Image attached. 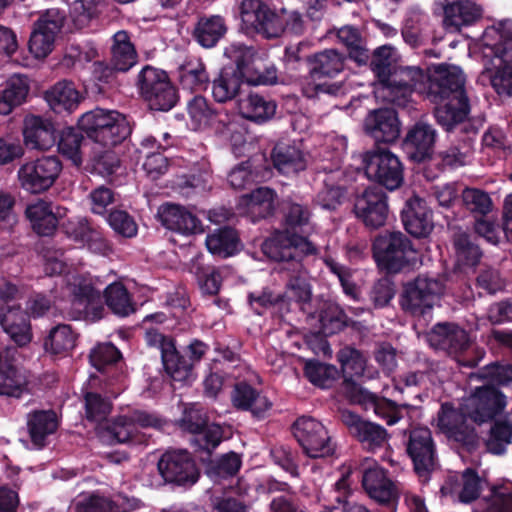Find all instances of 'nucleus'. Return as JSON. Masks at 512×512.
Returning <instances> with one entry per match:
<instances>
[{
	"label": "nucleus",
	"instance_id": "nucleus-1",
	"mask_svg": "<svg viewBox=\"0 0 512 512\" xmlns=\"http://www.w3.org/2000/svg\"><path fill=\"white\" fill-rule=\"evenodd\" d=\"M224 54L235 66L222 68L213 80L212 96L216 102L226 103L235 99L240 94L244 80L253 85L276 83V68L266 66L252 47L232 43L225 48Z\"/></svg>",
	"mask_w": 512,
	"mask_h": 512
},
{
	"label": "nucleus",
	"instance_id": "nucleus-2",
	"mask_svg": "<svg viewBox=\"0 0 512 512\" xmlns=\"http://www.w3.org/2000/svg\"><path fill=\"white\" fill-rule=\"evenodd\" d=\"M393 48L383 45L374 50L369 66L375 74V93L384 102L398 108H408L417 81L423 79V69L417 66H393Z\"/></svg>",
	"mask_w": 512,
	"mask_h": 512
},
{
	"label": "nucleus",
	"instance_id": "nucleus-3",
	"mask_svg": "<svg viewBox=\"0 0 512 512\" xmlns=\"http://www.w3.org/2000/svg\"><path fill=\"white\" fill-rule=\"evenodd\" d=\"M483 46L499 60L491 85L498 95L512 97V20H504L498 26L485 29Z\"/></svg>",
	"mask_w": 512,
	"mask_h": 512
},
{
	"label": "nucleus",
	"instance_id": "nucleus-4",
	"mask_svg": "<svg viewBox=\"0 0 512 512\" xmlns=\"http://www.w3.org/2000/svg\"><path fill=\"white\" fill-rule=\"evenodd\" d=\"M372 252L378 268L388 275L410 270L418 254L412 241L400 231L377 235L372 243Z\"/></svg>",
	"mask_w": 512,
	"mask_h": 512
},
{
	"label": "nucleus",
	"instance_id": "nucleus-5",
	"mask_svg": "<svg viewBox=\"0 0 512 512\" xmlns=\"http://www.w3.org/2000/svg\"><path fill=\"white\" fill-rule=\"evenodd\" d=\"M79 126L98 145L114 147L131 132L126 117L115 111L101 108L83 114Z\"/></svg>",
	"mask_w": 512,
	"mask_h": 512
},
{
	"label": "nucleus",
	"instance_id": "nucleus-6",
	"mask_svg": "<svg viewBox=\"0 0 512 512\" xmlns=\"http://www.w3.org/2000/svg\"><path fill=\"white\" fill-rule=\"evenodd\" d=\"M426 92L433 103H442L455 98H468L465 90V76L456 66L439 64L423 70V79L417 81L414 91Z\"/></svg>",
	"mask_w": 512,
	"mask_h": 512
},
{
	"label": "nucleus",
	"instance_id": "nucleus-7",
	"mask_svg": "<svg viewBox=\"0 0 512 512\" xmlns=\"http://www.w3.org/2000/svg\"><path fill=\"white\" fill-rule=\"evenodd\" d=\"M307 64L308 74L300 81L303 95L314 98L321 93L337 94L339 86L321 80L339 74L344 68V57L334 49H326L309 56Z\"/></svg>",
	"mask_w": 512,
	"mask_h": 512
},
{
	"label": "nucleus",
	"instance_id": "nucleus-8",
	"mask_svg": "<svg viewBox=\"0 0 512 512\" xmlns=\"http://www.w3.org/2000/svg\"><path fill=\"white\" fill-rule=\"evenodd\" d=\"M365 176L372 182L394 191L404 182V167L400 159L386 148L376 146L361 155Z\"/></svg>",
	"mask_w": 512,
	"mask_h": 512
},
{
	"label": "nucleus",
	"instance_id": "nucleus-9",
	"mask_svg": "<svg viewBox=\"0 0 512 512\" xmlns=\"http://www.w3.org/2000/svg\"><path fill=\"white\" fill-rule=\"evenodd\" d=\"M468 419L465 403L456 407L452 402H444L437 412V427L448 441L473 453L478 448L479 436L475 427L467 422Z\"/></svg>",
	"mask_w": 512,
	"mask_h": 512
},
{
	"label": "nucleus",
	"instance_id": "nucleus-10",
	"mask_svg": "<svg viewBox=\"0 0 512 512\" xmlns=\"http://www.w3.org/2000/svg\"><path fill=\"white\" fill-rule=\"evenodd\" d=\"M429 345L445 352L454 358L461 366L473 368L478 365L480 358H467L471 341L468 332L454 322H438L426 335Z\"/></svg>",
	"mask_w": 512,
	"mask_h": 512
},
{
	"label": "nucleus",
	"instance_id": "nucleus-11",
	"mask_svg": "<svg viewBox=\"0 0 512 512\" xmlns=\"http://www.w3.org/2000/svg\"><path fill=\"white\" fill-rule=\"evenodd\" d=\"M444 290L441 281L419 275L403 284L399 304L403 311L413 316H425L430 313Z\"/></svg>",
	"mask_w": 512,
	"mask_h": 512
},
{
	"label": "nucleus",
	"instance_id": "nucleus-12",
	"mask_svg": "<svg viewBox=\"0 0 512 512\" xmlns=\"http://www.w3.org/2000/svg\"><path fill=\"white\" fill-rule=\"evenodd\" d=\"M98 280L85 275H71L67 281V290L71 296L73 318L84 317L97 321L103 317L104 306Z\"/></svg>",
	"mask_w": 512,
	"mask_h": 512
},
{
	"label": "nucleus",
	"instance_id": "nucleus-13",
	"mask_svg": "<svg viewBox=\"0 0 512 512\" xmlns=\"http://www.w3.org/2000/svg\"><path fill=\"white\" fill-rule=\"evenodd\" d=\"M137 86L153 110L167 111L177 102L176 89L162 70L144 67L138 75Z\"/></svg>",
	"mask_w": 512,
	"mask_h": 512
},
{
	"label": "nucleus",
	"instance_id": "nucleus-14",
	"mask_svg": "<svg viewBox=\"0 0 512 512\" xmlns=\"http://www.w3.org/2000/svg\"><path fill=\"white\" fill-rule=\"evenodd\" d=\"M62 171V164L56 156H42L20 166L17 178L21 188L31 194L49 190Z\"/></svg>",
	"mask_w": 512,
	"mask_h": 512
},
{
	"label": "nucleus",
	"instance_id": "nucleus-15",
	"mask_svg": "<svg viewBox=\"0 0 512 512\" xmlns=\"http://www.w3.org/2000/svg\"><path fill=\"white\" fill-rule=\"evenodd\" d=\"M389 213L387 195L376 186H369L354 195V216L370 231L383 227Z\"/></svg>",
	"mask_w": 512,
	"mask_h": 512
},
{
	"label": "nucleus",
	"instance_id": "nucleus-16",
	"mask_svg": "<svg viewBox=\"0 0 512 512\" xmlns=\"http://www.w3.org/2000/svg\"><path fill=\"white\" fill-rule=\"evenodd\" d=\"M469 419L481 425L494 420L504 411L506 396L494 385L477 387L465 401Z\"/></svg>",
	"mask_w": 512,
	"mask_h": 512
},
{
	"label": "nucleus",
	"instance_id": "nucleus-17",
	"mask_svg": "<svg viewBox=\"0 0 512 512\" xmlns=\"http://www.w3.org/2000/svg\"><path fill=\"white\" fill-rule=\"evenodd\" d=\"M406 453L412 460L415 473L419 477H427L434 470L437 461L431 430L427 427L411 429L406 442Z\"/></svg>",
	"mask_w": 512,
	"mask_h": 512
},
{
	"label": "nucleus",
	"instance_id": "nucleus-18",
	"mask_svg": "<svg viewBox=\"0 0 512 512\" xmlns=\"http://www.w3.org/2000/svg\"><path fill=\"white\" fill-rule=\"evenodd\" d=\"M294 436L310 458L326 457L334 451L326 428L312 417L303 416L296 420Z\"/></svg>",
	"mask_w": 512,
	"mask_h": 512
},
{
	"label": "nucleus",
	"instance_id": "nucleus-19",
	"mask_svg": "<svg viewBox=\"0 0 512 512\" xmlns=\"http://www.w3.org/2000/svg\"><path fill=\"white\" fill-rule=\"evenodd\" d=\"M145 340L149 346L160 350L165 371L174 381L185 382L192 377V363L179 354L173 338L149 330Z\"/></svg>",
	"mask_w": 512,
	"mask_h": 512
},
{
	"label": "nucleus",
	"instance_id": "nucleus-20",
	"mask_svg": "<svg viewBox=\"0 0 512 512\" xmlns=\"http://www.w3.org/2000/svg\"><path fill=\"white\" fill-rule=\"evenodd\" d=\"M65 16L58 9H49L34 24L29 40V51L38 59L52 52L55 37L64 24Z\"/></svg>",
	"mask_w": 512,
	"mask_h": 512
},
{
	"label": "nucleus",
	"instance_id": "nucleus-21",
	"mask_svg": "<svg viewBox=\"0 0 512 512\" xmlns=\"http://www.w3.org/2000/svg\"><path fill=\"white\" fill-rule=\"evenodd\" d=\"M243 23L266 38L279 37L284 32L280 12L274 13L260 0H244L241 4Z\"/></svg>",
	"mask_w": 512,
	"mask_h": 512
},
{
	"label": "nucleus",
	"instance_id": "nucleus-22",
	"mask_svg": "<svg viewBox=\"0 0 512 512\" xmlns=\"http://www.w3.org/2000/svg\"><path fill=\"white\" fill-rule=\"evenodd\" d=\"M434 117L437 124L446 132L459 130L466 135H475L478 128L470 123L468 116L470 113L469 98H455L445 100L443 104L436 103Z\"/></svg>",
	"mask_w": 512,
	"mask_h": 512
},
{
	"label": "nucleus",
	"instance_id": "nucleus-23",
	"mask_svg": "<svg viewBox=\"0 0 512 512\" xmlns=\"http://www.w3.org/2000/svg\"><path fill=\"white\" fill-rule=\"evenodd\" d=\"M362 487L371 499L384 506L388 512L397 511L399 493L383 468L374 464L373 467L365 469L362 475Z\"/></svg>",
	"mask_w": 512,
	"mask_h": 512
},
{
	"label": "nucleus",
	"instance_id": "nucleus-24",
	"mask_svg": "<svg viewBox=\"0 0 512 512\" xmlns=\"http://www.w3.org/2000/svg\"><path fill=\"white\" fill-rule=\"evenodd\" d=\"M264 254L275 261H290L297 257V252L314 253L315 248L306 238L278 231L262 244Z\"/></svg>",
	"mask_w": 512,
	"mask_h": 512
},
{
	"label": "nucleus",
	"instance_id": "nucleus-25",
	"mask_svg": "<svg viewBox=\"0 0 512 512\" xmlns=\"http://www.w3.org/2000/svg\"><path fill=\"white\" fill-rule=\"evenodd\" d=\"M158 470L167 482L192 485L199 477L194 461L187 451L166 452L158 462Z\"/></svg>",
	"mask_w": 512,
	"mask_h": 512
},
{
	"label": "nucleus",
	"instance_id": "nucleus-26",
	"mask_svg": "<svg viewBox=\"0 0 512 512\" xmlns=\"http://www.w3.org/2000/svg\"><path fill=\"white\" fill-rule=\"evenodd\" d=\"M181 427L194 435L192 442L200 450L211 453L222 441L223 430L218 424H207L202 413L197 410L186 411Z\"/></svg>",
	"mask_w": 512,
	"mask_h": 512
},
{
	"label": "nucleus",
	"instance_id": "nucleus-27",
	"mask_svg": "<svg viewBox=\"0 0 512 512\" xmlns=\"http://www.w3.org/2000/svg\"><path fill=\"white\" fill-rule=\"evenodd\" d=\"M363 129L367 135L379 143H393L400 136V121L394 109L380 108L370 111L366 116Z\"/></svg>",
	"mask_w": 512,
	"mask_h": 512
},
{
	"label": "nucleus",
	"instance_id": "nucleus-28",
	"mask_svg": "<svg viewBox=\"0 0 512 512\" xmlns=\"http://www.w3.org/2000/svg\"><path fill=\"white\" fill-rule=\"evenodd\" d=\"M140 506V500L121 493L112 496L91 494L75 501L70 512H132Z\"/></svg>",
	"mask_w": 512,
	"mask_h": 512
},
{
	"label": "nucleus",
	"instance_id": "nucleus-29",
	"mask_svg": "<svg viewBox=\"0 0 512 512\" xmlns=\"http://www.w3.org/2000/svg\"><path fill=\"white\" fill-rule=\"evenodd\" d=\"M436 136V130L432 125L422 121L415 123L408 130L403 141V149L408 158L416 163L431 159Z\"/></svg>",
	"mask_w": 512,
	"mask_h": 512
},
{
	"label": "nucleus",
	"instance_id": "nucleus-30",
	"mask_svg": "<svg viewBox=\"0 0 512 512\" xmlns=\"http://www.w3.org/2000/svg\"><path fill=\"white\" fill-rule=\"evenodd\" d=\"M163 226L184 236L203 232L201 220L189 209L178 204H164L158 210Z\"/></svg>",
	"mask_w": 512,
	"mask_h": 512
},
{
	"label": "nucleus",
	"instance_id": "nucleus-31",
	"mask_svg": "<svg viewBox=\"0 0 512 512\" xmlns=\"http://www.w3.org/2000/svg\"><path fill=\"white\" fill-rule=\"evenodd\" d=\"M401 220L405 230L416 238L428 236L433 229L432 212L426 201L416 195L406 200Z\"/></svg>",
	"mask_w": 512,
	"mask_h": 512
},
{
	"label": "nucleus",
	"instance_id": "nucleus-32",
	"mask_svg": "<svg viewBox=\"0 0 512 512\" xmlns=\"http://www.w3.org/2000/svg\"><path fill=\"white\" fill-rule=\"evenodd\" d=\"M0 325L17 346L24 347L32 341L29 317L19 306L0 309Z\"/></svg>",
	"mask_w": 512,
	"mask_h": 512
},
{
	"label": "nucleus",
	"instance_id": "nucleus-33",
	"mask_svg": "<svg viewBox=\"0 0 512 512\" xmlns=\"http://www.w3.org/2000/svg\"><path fill=\"white\" fill-rule=\"evenodd\" d=\"M23 136L26 147L33 150L47 151L56 143L54 125L39 116L26 117Z\"/></svg>",
	"mask_w": 512,
	"mask_h": 512
},
{
	"label": "nucleus",
	"instance_id": "nucleus-34",
	"mask_svg": "<svg viewBox=\"0 0 512 512\" xmlns=\"http://www.w3.org/2000/svg\"><path fill=\"white\" fill-rule=\"evenodd\" d=\"M231 401L235 408L250 411L255 417H263L270 410L272 403L251 385L240 382L234 386Z\"/></svg>",
	"mask_w": 512,
	"mask_h": 512
},
{
	"label": "nucleus",
	"instance_id": "nucleus-35",
	"mask_svg": "<svg viewBox=\"0 0 512 512\" xmlns=\"http://www.w3.org/2000/svg\"><path fill=\"white\" fill-rule=\"evenodd\" d=\"M482 8L470 0H457L444 7V25L447 30L459 31L480 19Z\"/></svg>",
	"mask_w": 512,
	"mask_h": 512
},
{
	"label": "nucleus",
	"instance_id": "nucleus-36",
	"mask_svg": "<svg viewBox=\"0 0 512 512\" xmlns=\"http://www.w3.org/2000/svg\"><path fill=\"white\" fill-rule=\"evenodd\" d=\"M26 425L31 443L41 449L46 445L47 438L56 431L58 420L51 410H36L27 415Z\"/></svg>",
	"mask_w": 512,
	"mask_h": 512
},
{
	"label": "nucleus",
	"instance_id": "nucleus-37",
	"mask_svg": "<svg viewBox=\"0 0 512 512\" xmlns=\"http://www.w3.org/2000/svg\"><path fill=\"white\" fill-rule=\"evenodd\" d=\"M30 91V81L27 76L14 74L10 76L0 91V114L8 115L16 107L23 104Z\"/></svg>",
	"mask_w": 512,
	"mask_h": 512
},
{
	"label": "nucleus",
	"instance_id": "nucleus-38",
	"mask_svg": "<svg viewBox=\"0 0 512 512\" xmlns=\"http://www.w3.org/2000/svg\"><path fill=\"white\" fill-rule=\"evenodd\" d=\"M28 383L26 372L6 357L0 366V396L20 398L28 392Z\"/></svg>",
	"mask_w": 512,
	"mask_h": 512
},
{
	"label": "nucleus",
	"instance_id": "nucleus-39",
	"mask_svg": "<svg viewBox=\"0 0 512 512\" xmlns=\"http://www.w3.org/2000/svg\"><path fill=\"white\" fill-rule=\"evenodd\" d=\"M274 191L268 187H259L250 194L243 195L238 204L241 214L248 215L252 220L264 218L273 211Z\"/></svg>",
	"mask_w": 512,
	"mask_h": 512
},
{
	"label": "nucleus",
	"instance_id": "nucleus-40",
	"mask_svg": "<svg viewBox=\"0 0 512 512\" xmlns=\"http://www.w3.org/2000/svg\"><path fill=\"white\" fill-rule=\"evenodd\" d=\"M45 100L54 112L71 113L80 104L81 96L72 82L60 81L46 91Z\"/></svg>",
	"mask_w": 512,
	"mask_h": 512
},
{
	"label": "nucleus",
	"instance_id": "nucleus-41",
	"mask_svg": "<svg viewBox=\"0 0 512 512\" xmlns=\"http://www.w3.org/2000/svg\"><path fill=\"white\" fill-rule=\"evenodd\" d=\"M97 435L108 445L126 443L135 435V425L129 416H118L112 421L97 425Z\"/></svg>",
	"mask_w": 512,
	"mask_h": 512
},
{
	"label": "nucleus",
	"instance_id": "nucleus-42",
	"mask_svg": "<svg viewBox=\"0 0 512 512\" xmlns=\"http://www.w3.org/2000/svg\"><path fill=\"white\" fill-rule=\"evenodd\" d=\"M276 103L256 93H251L238 100L239 113L254 122L271 119L276 112Z\"/></svg>",
	"mask_w": 512,
	"mask_h": 512
},
{
	"label": "nucleus",
	"instance_id": "nucleus-43",
	"mask_svg": "<svg viewBox=\"0 0 512 512\" xmlns=\"http://www.w3.org/2000/svg\"><path fill=\"white\" fill-rule=\"evenodd\" d=\"M387 430L380 424L363 419L354 413V437L368 451L381 448L387 439Z\"/></svg>",
	"mask_w": 512,
	"mask_h": 512
},
{
	"label": "nucleus",
	"instance_id": "nucleus-44",
	"mask_svg": "<svg viewBox=\"0 0 512 512\" xmlns=\"http://www.w3.org/2000/svg\"><path fill=\"white\" fill-rule=\"evenodd\" d=\"M111 63L115 70L126 72L137 62V52L129 34L120 30L113 36Z\"/></svg>",
	"mask_w": 512,
	"mask_h": 512
},
{
	"label": "nucleus",
	"instance_id": "nucleus-45",
	"mask_svg": "<svg viewBox=\"0 0 512 512\" xmlns=\"http://www.w3.org/2000/svg\"><path fill=\"white\" fill-rule=\"evenodd\" d=\"M273 163L277 170L290 175L306 168V160L302 151L296 146L279 143L273 149Z\"/></svg>",
	"mask_w": 512,
	"mask_h": 512
},
{
	"label": "nucleus",
	"instance_id": "nucleus-46",
	"mask_svg": "<svg viewBox=\"0 0 512 512\" xmlns=\"http://www.w3.org/2000/svg\"><path fill=\"white\" fill-rule=\"evenodd\" d=\"M27 218L30 220L33 229L39 235L48 236L54 232L58 220L52 210L50 203L39 200L26 209Z\"/></svg>",
	"mask_w": 512,
	"mask_h": 512
},
{
	"label": "nucleus",
	"instance_id": "nucleus-47",
	"mask_svg": "<svg viewBox=\"0 0 512 512\" xmlns=\"http://www.w3.org/2000/svg\"><path fill=\"white\" fill-rule=\"evenodd\" d=\"M226 31L224 19L219 15H212L199 19L194 29V37L201 46L211 48L217 44Z\"/></svg>",
	"mask_w": 512,
	"mask_h": 512
},
{
	"label": "nucleus",
	"instance_id": "nucleus-48",
	"mask_svg": "<svg viewBox=\"0 0 512 512\" xmlns=\"http://www.w3.org/2000/svg\"><path fill=\"white\" fill-rule=\"evenodd\" d=\"M206 246L212 254L226 258L239 251L240 241L234 229L224 227L207 235Z\"/></svg>",
	"mask_w": 512,
	"mask_h": 512
},
{
	"label": "nucleus",
	"instance_id": "nucleus-49",
	"mask_svg": "<svg viewBox=\"0 0 512 512\" xmlns=\"http://www.w3.org/2000/svg\"><path fill=\"white\" fill-rule=\"evenodd\" d=\"M474 152V140L470 135L452 143L445 150L439 152L441 164L445 168L456 169L465 166Z\"/></svg>",
	"mask_w": 512,
	"mask_h": 512
},
{
	"label": "nucleus",
	"instance_id": "nucleus-50",
	"mask_svg": "<svg viewBox=\"0 0 512 512\" xmlns=\"http://www.w3.org/2000/svg\"><path fill=\"white\" fill-rule=\"evenodd\" d=\"M77 335L69 325L53 327L44 341L47 352L55 355H68L76 346Z\"/></svg>",
	"mask_w": 512,
	"mask_h": 512
},
{
	"label": "nucleus",
	"instance_id": "nucleus-51",
	"mask_svg": "<svg viewBox=\"0 0 512 512\" xmlns=\"http://www.w3.org/2000/svg\"><path fill=\"white\" fill-rule=\"evenodd\" d=\"M511 443L512 421L507 418L494 419L485 440L486 450L493 455H503Z\"/></svg>",
	"mask_w": 512,
	"mask_h": 512
},
{
	"label": "nucleus",
	"instance_id": "nucleus-52",
	"mask_svg": "<svg viewBox=\"0 0 512 512\" xmlns=\"http://www.w3.org/2000/svg\"><path fill=\"white\" fill-rule=\"evenodd\" d=\"M453 246L459 265L475 267L480 263L483 253L471 235L465 232L456 233Z\"/></svg>",
	"mask_w": 512,
	"mask_h": 512
},
{
	"label": "nucleus",
	"instance_id": "nucleus-53",
	"mask_svg": "<svg viewBox=\"0 0 512 512\" xmlns=\"http://www.w3.org/2000/svg\"><path fill=\"white\" fill-rule=\"evenodd\" d=\"M107 306L119 316H128L135 311L131 297L123 284L115 282L105 289Z\"/></svg>",
	"mask_w": 512,
	"mask_h": 512
},
{
	"label": "nucleus",
	"instance_id": "nucleus-54",
	"mask_svg": "<svg viewBox=\"0 0 512 512\" xmlns=\"http://www.w3.org/2000/svg\"><path fill=\"white\" fill-rule=\"evenodd\" d=\"M462 201L465 208L475 219L485 217L492 211L493 202L489 194L478 188H465L462 191Z\"/></svg>",
	"mask_w": 512,
	"mask_h": 512
},
{
	"label": "nucleus",
	"instance_id": "nucleus-55",
	"mask_svg": "<svg viewBox=\"0 0 512 512\" xmlns=\"http://www.w3.org/2000/svg\"><path fill=\"white\" fill-rule=\"evenodd\" d=\"M83 141L84 137L79 131L73 128H66L60 134L58 150L63 156L71 160L74 165L79 166L82 163L81 147Z\"/></svg>",
	"mask_w": 512,
	"mask_h": 512
},
{
	"label": "nucleus",
	"instance_id": "nucleus-56",
	"mask_svg": "<svg viewBox=\"0 0 512 512\" xmlns=\"http://www.w3.org/2000/svg\"><path fill=\"white\" fill-rule=\"evenodd\" d=\"M413 409L414 406L411 404H398L397 402L382 396L373 412L377 417L385 421L387 425L392 426L404 417L405 412L408 413Z\"/></svg>",
	"mask_w": 512,
	"mask_h": 512
},
{
	"label": "nucleus",
	"instance_id": "nucleus-57",
	"mask_svg": "<svg viewBox=\"0 0 512 512\" xmlns=\"http://www.w3.org/2000/svg\"><path fill=\"white\" fill-rule=\"evenodd\" d=\"M187 111L194 129L208 126L215 116V110L202 96L192 98L187 104Z\"/></svg>",
	"mask_w": 512,
	"mask_h": 512
},
{
	"label": "nucleus",
	"instance_id": "nucleus-58",
	"mask_svg": "<svg viewBox=\"0 0 512 512\" xmlns=\"http://www.w3.org/2000/svg\"><path fill=\"white\" fill-rule=\"evenodd\" d=\"M474 512H512V492L493 487L490 496L481 499Z\"/></svg>",
	"mask_w": 512,
	"mask_h": 512
},
{
	"label": "nucleus",
	"instance_id": "nucleus-59",
	"mask_svg": "<svg viewBox=\"0 0 512 512\" xmlns=\"http://www.w3.org/2000/svg\"><path fill=\"white\" fill-rule=\"evenodd\" d=\"M112 409L111 403L102 398L97 393H87L85 395L86 418L89 421L102 424Z\"/></svg>",
	"mask_w": 512,
	"mask_h": 512
},
{
	"label": "nucleus",
	"instance_id": "nucleus-60",
	"mask_svg": "<svg viewBox=\"0 0 512 512\" xmlns=\"http://www.w3.org/2000/svg\"><path fill=\"white\" fill-rule=\"evenodd\" d=\"M180 80L184 87L191 90H198L206 86L209 77L205 65L197 61L187 64L182 69Z\"/></svg>",
	"mask_w": 512,
	"mask_h": 512
},
{
	"label": "nucleus",
	"instance_id": "nucleus-61",
	"mask_svg": "<svg viewBox=\"0 0 512 512\" xmlns=\"http://www.w3.org/2000/svg\"><path fill=\"white\" fill-rule=\"evenodd\" d=\"M320 332L324 336L333 335L345 327V317L336 305H329L319 315Z\"/></svg>",
	"mask_w": 512,
	"mask_h": 512
},
{
	"label": "nucleus",
	"instance_id": "nucleus-62",
	"mask_svg": "<svg viewBox=\"0 0 512 512\" xmlns=\"http://www.w3.org/2000/svg\"><path fill=\"white\" fill-rule=\"evenodd\" d=\"M462 489L459 500L462 503H471L479 498L482 489V479L473 468H466L462 473Z\"/></svg>",
	"mask_w": 512,
	"mask_h": 512
},
{
	"label": "nucleus",
	"instance_id": "nucleus-63",
	"mask_svg": "<svg viewBox=\"0 0 512 512\" xmlns=\"http://www.w3.org/2000/svg\"><path fill=\"white\" fill-rule=\"evenodd\" d=\"M91 364L99 371L116 363L120 358L119 350L110 343L99 344L90 353Z\"/></svg>",
	"mask_w": 512,
	"mask_h": 512
},
{
	"label": "nucleus",
	"instance_id": "nucleus-64",
	"mask_svg": "<svg viewBox=\"0 0 512 512\" xmlns=\"http://www.w3.org/2000/svg\"><path fill=\"white\" fill-rule=\"evenodd\" d=\"M103 151L94 147L93 167L94 170L103 176L114 174L120 167V161L117 155L111 150V147H104Z\"/></svg>",
	"mask_w": 512,
	"mask_h": 512
}]
</instances>
